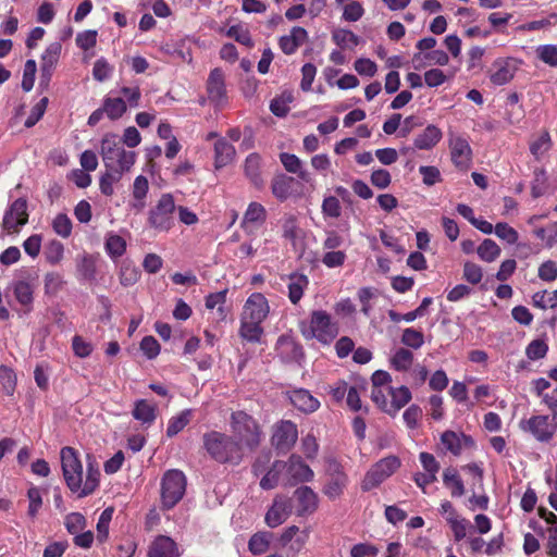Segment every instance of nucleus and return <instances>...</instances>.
<instances>
[{
	"instance_id": "1",
	"label": "nucleus",
	"mask_w": 557,
	"mask_h": 557,
	"mask_svg": "<svg viewBox=\"0 0 557 557\" xmlns=\"http://www.w3.org/2000/svg\"><path fill=\"white\" fill-rule=\"evenodd\" d=\"M60 457L63 478L69 490L79 498L92 494L99 486L100 471L98 467L92 462H88L84 479L83 465L74 448L63 447Z\"/></svg>"
},
{
	"instance_id": "2",
	"label": "nucleus",
	"mask_w": 557,
	"mask_h": 557,
	"mask_svg": "<svg viewBox=\"0 0 557 557\" xmlns=\"http://www.w3.org/2000/svg\"><path fill=\"white\" fill-rule=\"evenodd\" d=\"M100 156L104 168L121 176L131 171L137 158L136 152L126 150L120 143L117 135L112 133H108L102 137Z\"/></svg>"
},
{
	"instance_id": "3",
	"label": "nucleus",
	"mask_w": 557,
	"mask_h": 557,
	"mask_svg": "<svg viewBox=\"0 0 557 557\" xmlns=\"http://www.w3.org/2000/svg\"><path fill=\"white\" fill-rule=\"evenodd\" d=\"M231 431L234 441L244 451L256 450L263 438V431L259 422L250 414L243 410L234 411L230 418Z\"/></svg>"
},
{
	"instance_id": "4",
	"label": "nucleus",
	"mask_w": 557,
	"mask_h": 557,
	"mask_svg": "<svg viewBox=\"0 0 557 557\" xmlns=\"http://www.w3.org/2000/svg\"><path fill=\"white\" fill-rule=\"evenodd\" d=\"M203 447L212 459L220 463L238 465L243 459V450L233 437L218 431L203 434Z\"/></svg>"
},
{
	"instance_id": "5",
	"label": "nucleus",
	"mask_w": 557,
	"mask_h": 557,
	"mask_svg": "<svg viewBox=\"0 0 557 557\" xmlns=\"http://www.w3.org/2000/svg\"><path fill=\"white\" fill-rule=\"evenodd\" d=\"M299 329L306 339L315 338L322 344H330L338 334L337 323L324 310H314L308 320L299 323Z\"/></svg>"
},
{
	"instance_id": "6",
	"label": "nucleus",
	"mask_w": 557,
	"mask_h": 557,
	"mask_svg": "<svg viewBox=\"0 0 557 557\" xmlns=\"http://www.w3.org/2000/svg\"><path fill=\"white\" fill-rule=\"evenodd\" d=\"M176 206L172 195L163 194L149 211L148 223L157 232H169L175 223Z\"/></svg>"
},
{
	"instance_id": "7",
	"label": "nucleus",
	"mask_w": 557,
	"mask_h": 557,
	"mask_svg": "<svg viewBox=\"0 0 557 557\" xmlns=\"http://www.w3.org/2000/svg\"><path fill=\"white\" fill-rule=\"evenodd\" d=\"M186 490V476L176 469L164 473L161 482V500L163 507H174L184 496Z\"/></svg>"
},
{
	"instance_id": "8",
	"label": "nucleus",
	"mask_w": 557,
	"mask_h": 557,
	"mask_svg": "<svg viewBox=\"0 0 557 557\" xmlns=\"http://www.w3.org/2000/svg\"><path fill=\"white\" fill-rule=\"evenodd\" d=\"M519 426L523 432L530 433L536 441L548 443L557 432V420L546 414H536L521 420Z\"/></svg>"
},
{
	"instance_id": "9",
	"label": "nucleus",
	"mask_w": 557,
	"mask_h": 557,
	"mask_svg": "<svg viewBox=\"0 0 557 557\" xmlns=\"http://www.w3.org/2000/svg\"><path fill=\"white\" fill-rule=\"evenodd\" d=\"M400 467V459L397 456H387L374 463L366 473L361 488L364 492L371 491L389 478Z\"/></svg>"
},
{
	"instance_id": "10",
	"label": "nucleus",
	"mask_w": 557,
	"mask_h": 557,
	"mask_svg": "<svg viewBox=\"0 0 557 557\" xmlns=\"http://www.w3.org/2000/svg\"><path fill=\"white\" fill-rule=\"evenodd\" d=\"M326 483L323 486V494L331 500L339 498L348 484V476L343 466L335 459L326 462Z\"/></svg>"
},
{
	"instance_id": "11",
	"label": "nucleus",
	"mask_w": 557,
	"mask_h": 557,
	"mask_svg": "<svg viewBox=\"0 0 557 557\" xmlns=\"http://www.w3.org/2000/svg\"><path fill=\"white\" fill-rule=\"evenodd\" d=\"M297 438V425L290 420H281L272 428L271 444L281 453L289 451L296 444Z\"/></svg>"
},
{
	"instance_id": "12",
	"label": "nucleus",
	"mask_w": 557,
	"mask_h": 557,
	"mask_svg": "<svg viewBox=\"0 0 557 557\" xmlns=\"http://www.w3.org/2000/svg\"><path fill=\"white\" fill-rule=\"evenodd\" d=\"M27 222V201L24 198H17L4 212L1 226L8 234H17Z\"/></svg>"
},
{
	"instance_id": "13",
	"label": "nucleus",
	"mask_w": 557,
	"mask_h": 557,
	"mask_svg": "<svg viewBox=\"0 0 557 557\" xmlns=\"http://www.w3.org/2000/svg\"><path fill=\"white\" fill-rule=\"evenodd\" d=\"M448 147L454 165L460 171H467L472 163V149L468 139L460 135H450Z\"/></svg>"
},
{
	"instance_id": "14",
	"label": "nucleus",
	"mask_w": 557,
	"mask_h": 557,
	"mask_svg": "<svg viewBox=\"0 0 557 557\" xmlns=\"http://www.w3.org/2000/svg\"><path fill=\"white\" fill-rule=\"evenodd\" d=\"M292 510L290 499L284 495H276L265 512L264 522L271 529L277 528L288 519Z\"/></svg>"
},
{
	"instance_id": "15",
	"label": "nucleus",
	"mask_w": 557,
	"mask_h": 557,
	"mask_svg": "<svg viewBox=\"0 0 557 557\" xmlns=\"http://www.w3.org/2000/svg\"><path fill=\"white\" fill-rule=\"evenodd\" d=\"M285 475L287 485H296L301 482H310L314 473L311 468L298 455H292L285 461Z\"/></svg>"
},
{
	"instance_id": "16",
	"label": "nucleus",
	"mask_w": 557,
	"mask_h": 557,
	"mask_svg": "<svg viewBox=\"0 0 557 557\" xmlns=\"http://www.w3.org/2000/svg\"><path fill=\"white\" fill-rule=\"evenodd\" d=\"M208 99L215 108H222L227 102L226 87L223 71L219 67L213 69L207 79Z\"/></svg>"
},
{
	"instance_id": "17",
	"label": "nucleus",
	"mask_w": 557,
	"mask_h": 557,
	"mask_svg": "<svg viewBox=\"0 0 557 557\" xmlns=\"http://www.w3.org/2000/svg\"><path fill=\"white\" fill-rule=\"evenodd\" d=\"M270 312L268 299L261 293L251 294L243 308L242 317L262 323Z\"/></svg>"
},
{
	"instance_id": "18",
	"label": "nucleus",
	"mask_w": 557,
	"mask_h": 557,
	"mask_svg": "<svg viewBox=\"0 0 557 557\" xmlns=\"http://www.w3.org/2000/svg\"><path fill=\"white\" fill-rule=\"evenodd\" d=\"M296 499V515L307 517L315 512L319 505L318 494L309 486L304 485L294 492Z\"/></svg>"
},
{
	"instance_id": "19",
	"label": "nucleus",
	"mask_w": 557,
	"mask_h": 557,
	"mask_svg": "<svg viewBox=\"0 0 557 557\" xmlns=\"http://www.w3.org/2000/svg\"><path fill=\"white\" fill-rule=\"evenodd\" d=\"M309 537L307 530L300 531L297 525L285 528L278 536L281 547H288L294 553H299L306 545Z\"/></svg>"
},
{
	"instance_id": "20",
	"label": "nucleus",
	"mask_w": 557,
	"mask_h": 557,
	"mask_svg": "<svg viewBox=\"0 0 557 557\" xmlns=\"http://www.w3.org/2000/svg\"><path fill=\"white\" fill-rule=\"evenodd\" d=\"M441 442L455 456H459L465 448H473L474 441L470 435L445 431L441 436Z\"/></svg>"
},
{
	"instance_id": "21",
	"label": "nucleus",
	"mask_w": 557,
	"mask_h": 557,
	"mask_svg": "<svg viewBox=\"0 0 557 557\" xmlns=\"http://www.w3.org/2000/svg\"><path fill=\"white\" fill-rule=\"evenodd\" d=\"M292 405L301 412L312 413L320 407V401L305 388H295L287 393Z\"/></svg>"
},
{
	"instance_id": "22",
	"label": "nucleus",
	"mask_w": 557,
	"mask_h": 557,
	"mask_svg": "<svg viewBox=\"0 0 557 557\" xmlns=\"http://www.w3.org/2000/svg\"><path fill=\"white\" fill-rule=\"evenodd\" d=\"M493 67L491 81L498 86L509 83L518 69L515 59H498L493 63Z\"/></svg>"
},
{
	"instance_id": "23",
	"label": "nucleus",
	"mask_w": 557,
	"mask_h": 557,
	"mask_svg": "<svg viewBox=\"0 0 557 557\" xmlns=\"http://www.w3.org/2000/svg\"><path fill=\"white\" fill-rule=\"evenodd\" d=\"M286 284H287V296L289 301L293 305H297L304 294L305 290L309 286V278L306 274L299 272H293L286 275Z\"/></svg>"
},
{
	"instance_id": "24",
	"label": "nucleus",
	"mask_w": 557,
	"mask_h": 557,
	"mask_svg": "<svg viewBox=\"0 0 557 557\" xmlns=\"http://www.w3.org/2000/svg\"><path fill=\"white\" fill-rule=\"evenodd\" d=\"M149 190L147 177L138 175L132 187V199L128 202L129 208L136 213L141 212L146 207V197Z\"/></svg>"
},
{
	"instance_id": "25",
	"label": "nucleus",
	"mask_w": 557,
	"mask_h": 557,
	"mask_svg": "<svg viewBox=\"0 0 557 557\" xmlns=\"http://www.w3.org/2000/svg\"><path fill=\"white\" fill-rule=\"evenodd\" d=\"M308 39V33L305 28L295 26L288 35L280 38L278 45L285 54H293Z\"/></svg>"
},
{
	"instance_id": "26",
	"label": "nucleus",
	"mask_w": 557,
	"mask_h": 557,
	"mask_svg": "<svg viewBox=\"0 0 557 557\" xmlns=\"http://www.w3.org/2000/svg\"><path fill=\"white\" fill-rule=\"evenodd\" d=\"M149 557H178L176 543L169 536L160 535L150 545Z\"/></svg>"
},
{
	"instance_id": "27",
	"label": "nucleus",
	"mask_w": 557,
	"mask_h": 557,
	"mask_svg": "<svg viewBox=\"0 0 557 557\" xmlns=\"http://www.w3.org/2000/svg\"><path fill=\"white\" fill-rule=\"evenodd\" d=\"M443 137L442 131L433 125H428L422 133L418 134L413 140V148L419 150H431Z\"/></svg>"
},
{
	"instance_id": "28",
	"label": "nucleus",
	"mask_w": 557,
	"mask_h": 557,
	"mask_svg": "<svg viewBox=\"0 0 557 557\" xmlns=\"http://www.w3.org/2000/svg\"><path fill=\"white\" fill-rule=\"evenodd\" d=\"M283 361H298L302 357V348L293 338L280 336L275 347Z\"/></svg>"
},
{
	"instance_id": "29",
	"label": "nucleus",
	"mask_w": 557,
	"mask_h": 557,
	"mask_svg": "<svg viewBox=\"0 0 557 557\" xmlns=\"http://www.w3.org/2000/svg\"><path fill=\"white\" fill-rule=\"evenodd\" d=\"M267 220V210L259 202H250L242 221V227L245 232L250 233L251 226H260Z\"/></svg>"
},
{
	"instance_id": "30",
	"label": "nucleus",
	"mask_w": 557,
	"mask_h": 557,
	"mask_svg": "<svg viewBox=\"0 0 557 557\" xmlns=\"http://www.w3.org/2000/svg\"><path fill=\"white\" fill-rule=\"evenodd\" d=\"M235 148L225 138H219L214 144V168L222 169L230 164L235 157Z\"/></svg>"
},
{
	"instance_id": "31",
	"label": "nucleus",
	"mask_w": 557,
	"mask_h": 557,
	"mask_svg": "<svg viewBox=\"0 0 557 557\" xmlns=\"http://www.w3.org/2000/svg\"><path fill=\"white\" fill-rule=\"evenodd\" d=\"M295 178L286 174L275 175L271 183L272 194L280 201H285L293 195Z\"/></svg>"
},
{
	"instance_id": "32",
	"label": "nucleus",
	"mask_w": 557,
	"mask_h": 557,
	"mask_svg": "<svg viewBox=\"0 0 557 557\" xmlns=\"http://www.w3.org/2000/svg\"><path fill=\"white\" fill-rule=\"evenodd\" d=\"M387 394L391 396L389 407L386 409V413L396 414L403 407H405L411 400V393L408 387H392L386 388Z\"/></svg>"
},
{
	"instance_id": "33",
	"label": "nucleus",
	"mask_w": 557,
	"mask_h": 557,
	"mask_svg": "<svg viewBox=\"0 0 557 557\" xmlns=\"http://www.w3.org/2000/svg\"><path fill=\"white\" fill-rule=\"evenodd\" d=\"M244 172L253 186L257 188H261L263 186V180L261 176V157L258 153H250L246 158Z\"/></svg>"
},
{
	"instance_id": "34",
	"label": "nucleus",
	"mask_w": 557,
	"mask_h": 557,
	"mask_svg": "<svg viewBox=\"0 0 557 557\" xmlns=\"http://www.w3.org/2000/svg\"><path fill=\"white\" fill-rule=\"evenodd\" d=\"M13 294L18 304L25 308V312H30L34 301V286L28 282L17 281L13 283Z\"/></svg>"
},
{
	"instance_id": "35",
	"label": "nucleus",
	"mask_w": 557,
	"mask_h": 557,
	"mask_svg": "<svg viewBox=\"0 0 557 557\" xmlns=\"http://www.w3.org/2000/svg\"><path fill=\"white\" fill-rule=\"evenodd\" d=\"M273 533L259 531L252 534L248 541V549L252 555H263L270 549Z\"/></svg>"
},
{
	"instance_id": "36",
	"label": "nucleus",
	"mask_w": 557,
	"mask_h": 557,
	"mask_svg": "<svg viewBox=\"0 0 557 557\" xmlns=\"http://www.w3.org/2000/svg\"><path fill=\"white\" fill-rule=\"evenodd\" d=\"M261 324L240 315L239 336L249 343H259L263 334Z\"/></svg>"
},
{
	"instance_id": "37",
	"label": "nucleus",
	"mask_w": 557,
	"mask_h": 557,
	"mask_svg": "<svg viewBox=\"0 0 557 557\" xmlns=\"http://www.w3.org/2000/svg\"><path fill=\"white\" fill-rule=\"evenodd\" d=\"M280 160L287 172L297 174L300 180L309 182L310 175L304 169L301 160L296 154L282 152Z\"/></svg>"
},
{
	"instance_id": "38",
	"label": "nucleus",
	"mask_w": 557,
	"mask_h": 557,
	"mask_svg": "<svg viewBox=\"0 0 557 557\" xmlns=\"http://www.w3.org/2000/svg\"><path fill=\"white\" fill-rule=\"evenodd\" d=\"M106 115L112 120H119L127 110V104L124 98L121 97H106L102 102Z\"/></svg>"
},
{
	"instance_id": "39",
	"label": "nucleus",
	"mask_w": 557,
	"mask_h": 557,
	"mask_svg": "<svg viewBox=\"0 0 557 557\" xmlns=\"http://www.w3.org/2000/svg\"><path fill=\"white\" fill-rule=\"evenodd\" d=\"M132 413L137 421L148 425L153 423L157 418L156 406L149 404L145 399H139L135 403Z\"/></svg>"
},
{
	"instance_id": "40",
	"label": "nucleus",
	"mask_w": 557,
	"mask_h": 557,
	"mask_svg": "<svg viewBox=\"0 0 557 557\" xmlns=\"http://www.w3.org/2000/svg\"><path fill=\"white\" fill-rule=\"evenodd\" d=\"M286 465L285 461L276 460L273 462L272 467L264 474V476L260 481V486L263 490H272L277 486L280 482L281 474L285 472Z\"/></svg>"
},
{
	"instance_id": "41",
	"label": "nucleus",
	"mask_w": 557,
	"mask_h": 557,
	"mask_svg": "<svg viewBox=\"0 0 557 557\" xmlns=\"http://www.w3.org/2000/svg\"><path fill=\"white\" fill-rule=\"evenodd\" d=\"M443 483L450 488L453 497H460L465 494V485L458 472L454 468H447L443 473Z\"/></svg>"
},
{
	"instance_id": "42",
	"label": "nucleus",
	"mask_w": 557,
	"mask_h": 557,
	"mask_svg": "<svg viewBox=\"0 0 557 557\" xmlns=\"http://www.w3.org/2000/svg\"><path fill=\"white\" fill-rule=\"evenodd\" d=\"M389 363L394 370L406 372L413 363V354L407 348H398L391 357Z\"/></svg>"
},
{
	"instance_id": "43",
	"label": "nucleus",
	"mask_w": 557,
	"mask_h": 557,
	"mask_svg": "<svg viewBox=\"0 0 557 557\" xmlns=\"http://www.w3.org/2000/svg\"><path fill=\"white\" fill-rule=\"evenodd\" d=\"M332 40L342 49H354L360 42L359 37L346 28H336L333 30Z\"/></svg>"
},
{
	"instance_id": "44",
	"label": "nucleus",
	"mask_w": 557,
	"mask_h": 557,
	"mask_svg": "<svg viewBox=\"0 0 557 557\" xmlns=\"http://www.w3.org/2000/svg\"><path fill=\"white\" fill-rule=\"evenodd\" d=\"M120 283L127 287L134 285L140 277V270L131 260H123L120 265Z\"/></svg>"
},
{
	"instance_id": "45",
	"label": "nucleus",
	"mask_w": 557,
	"mask_h": 557,
	"mask_svg": "<svg viewBox=\"0 0 557 557\" xmlns=\"http://www.w3.org/2000/svg\"><path fill=\"white\" fill-rule=\"evenodd\" d=\"M61 50L62 45L59 41L51 42L41 55L40 69L54 71L60 59Z\"/></svg>"
},
{
	"instance_id": "46",
	"label": "nucleus",
	"mask_w": 557,
	"mask_h": 557,
	"mask_svg": "<svg viewBox=\"0 0 557 557\" xmlns=\"http://www.w3.org/2000/svg\"><path fill=\"white\" fill-rule=\"evenodd\" d=\"M552 138L547 131H543L541 135L530 143V152L540 160L552 148Z\"/></svg>"
},
{
	"instance_id": "47",
	"label": "nucleus",
	"mask_w": 557,
	"mask_h": 557,
	"mask_svg": "<svg viewBox=\"0 0 557 557\" xmlns=\"http://www.w3.org/2000/svg\"><path fill=\"white\" fill-rule=\"evenodd\" d=\"M478 256L482 261L493 262L500 256V247L493 239L486 238L476 248Z\"/></svg>"
},
{
	"instance_id": "48",
	"label": "nucleus",
	"mask_w": 557,
	"mask_h": 557,
	"mask_svg": "<svg viewBox=\"0 0 557 557\" xmlns=\"http://www.w3.org/2000/svg\"><path fill=\"white\" fill-rule=\"evenodd\" d=\"M44 255L49 264L57 265L64 257V245L57 239H52L46 245Z\"/></svg>"
},
{
	"instance_id": "49",
	"label": "nucleus",
	"mask_w": 557,
	"mask_h": 557,
	"mask_svg": "<svg viewBox=\"0 0 557 557\" xmlns=\"http://www.w3.org/2000/svg\"><path fill=\"white\" fill-rule=\"evenodd\" d=\"M191 410L186 409L183 410L178 416H175L170 419L166 435L169 437L175 436L178 434L190 421Z\"/></svg>"
},
{
	"instance_id": "50",
	"label": "nucleus",
	"mask_w": 557,
	"mask_h": 557,
	"mask_svg": "<svg viewBox=\"0 0 557 557\" xmlns=\"http://www.w3.org/2000/svg\"><path fill=\"white\" fill-rule=\"evenodd\" d=\"M106 251L111 258L121 257L126 250V242L116 234H109L106 239Z\"/></svg>"
},
{
	"instance_id": "51",
	"label": "nucleus",
	"mask_w": 557,
	"mask_h": 557,
	"mask_svg": "<svg viewBox=\"0 0 557 557\" xmlns=\"http://www.w3.org/2000/svg\"><path fill=\"white\" fill-rule=\"evenodd\" d=\"M64 525L70 534L75 535L85 530L87 520L81 512H71L66 515Z\"/></svg>"
},
{
	"instance_id": "52",
	"label": "nucleus",
	"mask_w": 557,
	"mask_h": 557,
	"mask_svg": "<svg viewBox=\"0 0 557 557\" xmlns=\"http://www.w3.org/2000/svg\"><path fill=\"white\" fill-rule=\"evenodd\" d=\"M401 343L412 349H419L424 344V336L422 332L412 327H407L403 332Z\"/></svg>"
},
{
	"instance_id": "53",
	"label": "nucleus",
	"mask_w": 557,
	"mask_h": 557,
	"mask_svg": "<svg viewBox=\"0 0 557 557\" xmlns=\"http://www.w3.org/2000/svg\"><path fill=\"white\" fill-rule=\"evenodd\" d=\"M122 177L123 176H121L120 174L110 172L109 170L106 169L104 173H102L99 181L100 191L104 196H112L114 194V184L120 182Z\"/></svg>"
},
{
	"instance_id": "54",
	"label": "nucleus",
	"mask_w": 557,
	"mask_h": 557,
	"mask_svg": "<svg viewBox=\"0 0 557 557\" xmlns=\"http://www.w3.org/2000/svg\"><path fill=\"white\" fill-rule=\"evenodd\" d=\"M494 233L499 239L506 242L509 245L516 244L519 239L518 232L505 222L497 223L495 225Z\"/></svg>"
},
{
	"instance_id": "55",
	"label": "nucleus",
	"mask_w": 557,
	"mask_h": 557,
	"mask_svg": "<svg viewBox=\"0 0 557 557\" xmlns=\"http://www.w3.org/2000/svg\"><path fill=\"white\" fill-rule=\"evenodd\" d=\"M547 189V175L544 169H536L532 181L531 193L534 198L544 195Z\"/></svg>"
},
{
	"instance_id": "56",
	"label": "nucleus",
	"mask_w": 557,
	"mask_h": 557,
	"mask_svg": "<svg viewBox=\"0 0 557 557\" xmlns=\"http://www.w3.org/2000/svg\"><path fill=\"white\" fill-rule=\"evenodd\" d=\"M53 231L61 237L67 238L72 234V221L63 213H59L52 221Z\"/></svg>"
},
{
	"instance_id": "57",
	"label": "nucleus",
	"mask_w": 557,
	"mask_h": 557,
	"mask_svg": "<svg viewBox=\"0 0 557 557\" xmlns=\"http://www.w3.org/2000/svg\"><path fill=\"white\" fill-rule=\"evenodd\" d=\"M283 237L293 244L298 237V222L295 215H285L282 222Z\"/></svg>"
},
{
	"instance_id": "58",
	"label": "nucleus",
	"mask_w": 557,
	"mask_h": 557,
	"mask_svg": "<svg viewBox=\"0 0 557 557\" xmlns=\"http://www.w3.org/2000/svg\"><path fill=\"white\" fill-rule=\"evenodd\" d=\"M548 345L543 339L532 341L525 348V355L530 360H539L546 356Z\"/></svg>"
},
{
	"instance_id": "59",
	"label": "nucleus",
	"mask_w": 557,
	"mask_h": 557,
	"mask_svg": "<svg viewBox=\"0 0 557 557\" xmlns=\"http://www.w3.org/2000/svg\"><path fill=\"white\" fill-rule=\"evenodd\" d=\"M455 542H460L467 537L468 531L472 530L470 521L463 517H460L456 521H450L449 525Z\"/></svg>"
},
{
	"instance_id": "60",
	"label": "nucleus",
	"mask_w": 557,
	"mask_h": 557,
	"mask_svg": "<svg viewBox=\"0 0 557 557\" xmlns=\"http://www.w3.org/2000/svg\"><path fill=\"white\" fill-rule=\"evenodd\" d=\"M534 235L545 243V246L552 248L557 238V224H550L546 227H539L534 230Z\"/></svg>"
},
{
	"instance_id": "61",
	"label": "nucleus",
	"mask_w": 557,
	"mask_h": 557,
	"mask_svg": "<svg viewBox=\"0 0 557 557\" xmlns=\"http://www.w3.org/2000/svg\"><path fill=\"white\" fill-rule=\"evenodd\" d=\"M48 98L44 97L32 108V111L24 123V125L27 128H30L34 125H36L37 122L44 116L48 106Z\"/></svg>"
},
{
	"instance_id": "62",
	"label": "nucleus",
	"mask_w": 557,
	"mask_h": 557,
	"mask_svg": "<svg viewBox=\"0 0 557 557\" xmlns=\"http://www.w3.org/2000/svg\"><path fill=\"white\" fill-rule=\"evenodd\" d=\"M37 64L35 60H27L24 65L22 88L24 91H30L34 87Z\"/></svg>"
},
{
	"instance_id": "63",
	"label": "nucleus",
	"mask_w": 557,
	"mask_h": 557,
	"mask_svg": "<svg viewBox=\"0 0 557 557\" xmlns=\"http://www.w3.org/2000/svg\"><path fill=\"white\" fill-rule=\"evenodd\" d=\"M72 348H73L74 355L78 358H87L94 351L92 344L85 341L79 335H75L72 338Z\"/></svg>"
},
{
	"instance_id": "64",
	"label": "nucleus",
	"mask_w": 557,
	"mask_h": 557,
	"mask_svg": "<svg viewBox=\"0 0 557 557\" xmlns=\"http://www.w3.org/2000/svg\"><path fill=\"white\" fill-rule=\"evenodd\" d=\"M536 54L541 61L550 65L557 66V46L543 45L537 47Z\"/></svg>"
}]
</instances>
